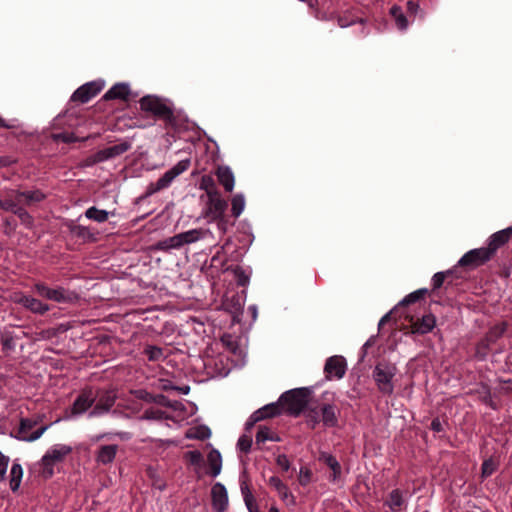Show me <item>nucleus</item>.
<instances>
[{
	"mask_svg": "<svg viewBox=\"0 0 512 512\" xmlns=\"http://www.w3.org/2000/svg\"><path fill=\"white\" fill-rule=\"evenodd\" d=\"M139 103L142 111L162 120L166 128L175 129L178 126L177 116L169 100L155 95H146L140 99Z\"/></svg>",
	"mask_w": 512,
	"mask_h": 512,
	"instance_id": "obj_1",
	"label": "nucleus"
},
{
	"mask_svg": "<svg viewBox=\"0 0 512 512\" xmlns=\"http://www.w3.org/2000/svg\"><path fill=\"white\" fill-rule=\"evenodd\" d=\"M309 390L307 388H296L284 392L279 403L283 410L289 415L298 416L308 403Z\"/></svg>",
	"mask_w": 512,
	"mask_h": 512,
	"instance_id": "obj_2",
	"label": "nucleus"
},
{
	"mask_svg": "<svg viewBox=\"0 0 512 512\" xmlns=\"http://www.w3.org/2000/svg\"><path fill=\"white\" fill-rule=\"evenodd\" d=\"M397 373L395 364L382 361L376 364L373 370V379L378 390L383 395H391L394 392L393 378Z\"/></svg>",
	"mask_w": 512,
	"mask_h": 512,
	"instance_id": "obj_3",
	"label": "nucleus"
},
{
	"mask_svg": "<svg viewBox=\"0 0 512 512\" xmlns=\"http://www.w3.org/2000/svg\"><path fill=\"white\" fill-rule=\"evenodd\" d=\"M190 166V159H184L179 161L176 165H174L171 169L166 171L156 182H151L146 189L145 197H150L151 195L168 188L173 180L185 172Z\"/></svg>",
	"mask_w": 512,
	"mask_h": 512,
	"instance_id": "obj_4",
	"label": "nucleus"
},
{
	"mask_svg": "<svg viewBox=\"0 0 512 512\" xmlns=\"http://www.w3.org/2000/svg\"><path fill=\"white\" fill-rule=\"evenodd\" d=\"M190 166V159H184L179 161L176 165H174L171 169L166 171L156 182H151L146 189L145 197H150L151 195L168 188L173 180L185 172Z\"/></svg>",
	"mask_w": 512,
	"mask_h": 512,
	"instance_id": "obj_5",
	"label": "nucleus"
},
{
	"mask_svg": "<svg viewBox=\"0 0 512 512\" xmlns=\"http://www.w3.org/2000/svg\"><path fill=\"white\" fill-rule=\"evenodd\" d=\"M207 198L206 206L203 210V216L208 219L209 222L216 221L224 217L228 204L226 200L221 197L220 193H210V196Z\"/></svg>",
	"mask_w": 512,
	"mask_h": 512,
	"instance_id": "obj_6",
	"label": "nucleus"
},
{
	"mask_svg": "<svg viewBox=\"0 0 512 512\" xmlns=\"http://www.w3.org/2000/svg\"><path fill=\"white\" fill-rule=\"evenodd\" d=\"M34 289L39 296L57 303H69L76 297L73 292H70L63 287L49 288L44 283H36L34 285Z\"/></svg>",
	"mask_w": 512,
	"mask_h": 512,
	"instance_id": "obj_7",
	"label": "nucleus"
},
{
	"mask_svg": "<svg viewBox=\"0 0 512 512\" xmlns=\"http://www.w3.org/2000/svg\"><path fill=\"white\" fill-rule=\"evenodd\" d=\"M491 258L492 255L487 248L481 247L465 253L458 261V265L467 269H475L488 262Z\"/></svg>",
	"mask_w": 512,
	"mask_h": 512,
	"instance_id": "obj_8",
	"label": "nucleus"
},
{
	"mask_svg": "<svg viewBox=\"0 0 512 512\" xmlns=\"http://www.w3.org/2000/svg\"><path fill=\"white\" fill-rule=\"evenodd\" d=\"M94 396L96 397V404L89 414L91 417L107 413L114 406L117 399L114 389L98 390Z\"/></svg>",
	"mask_w": 512,
	"mask_h": 512,
	"instance_id": "obj_9",
	"label": "nucleus"
},
{
	"mask_svg": "<svg viewBox=\"0 0 512 512\" xmlns=\"http://www.w3.org/2000/svg\"><path fill=\"white\" fill-rule=\"evenodd\" d=\"M37 424H38V420H36V419L22 418L20 420L18 434L15 437L19 440L26 441V442L36 441L44 434V432L49 427L48 425H45V426H42V427L38 428L37 430L33 431L32 433H29Z\"/></svg>",
	"mask_w": 512,
	"mask_h": 512,
	"instance_id": "obj_10",
	"label": "nucleus"
},
{
	"mask_svg": "<svg viewBox=\"0 0 512 512\" xmlns=\"http://www.w3.org/2000/svg\"><path fill=\"white\" fill-rule=\"evenodd\" d=\"M507 328L506 323L494 325L486 333L485 337L477 344L476 354L481 358H485L490 346L503 336Z\"/></svg>",
	"mask_w": 512,
	"mask_h": 512,
	"instance_id": "obj_11",
	"label": "nucleus"
},
{
	"mask_svg": "<svg viewBox=\"0 0 512 512\" xmlns=\"http://www.w3.org/2000/svg\"><path fill=\"white\" fill-rule=\"evenodd\" d=\"M104 87L103 82L92 81L80 86L71 97L72 101L87 103L95 97Z\"/></svg>",
	"mask_w": 512,
	"mask_h": 512,
	"instance_id": "obj_12",
	"label": "nucleus"
},
{
	"mask_svg": "<svg viewBox=\"0 0 512 512\" xmlns=\"http://www.w3.org/2000/svg\"><path fill=\"white\" fill-rule=\"evenodd\" d=\"M324 373L326 378L329 380L333 377L341 379L346 373L345 358L339 355L329 357L324 365Z\"/></svg>",
	"mask_w": 512,
	"mask_h": 512,
	"instance_id": "obj_13",
	"label": "nucleus"
},
{
	"mask_svg": "<svg viewBox=\"0 0 512 512\" xmlns=\"http://www.w3.org/2000/svg\"><path fill=\"white\" fill-rule=\"evenodd\" d=\"M283 408L281 404L278 402L270 403L262 408L256 410L249 418L247 422V427L253 426L255 423L262 421L266 418H271L277 415H280Z\"/></svg>",
	"mask_w": 512,
	"mask_h": 512,
	"instance_id": "obj_14",
	"label": "nucleus"
},
{
	"mask_svg": "<svg viewBox=\"0 0 512 512\" xmlns=\"http://www.w3.org/2000/svg\"><path fill=\"white\" fill-rule=\"evenodd\" d=\"M212 506L216 512H224L228 508V493L225 486L217 482L211 489Z\"/></svg>",
	"mask_w": 512,
	"mask_h": 512,
	"instance_id": "obj_15",
	"label": "nucleus"
},
{
	"mask_svg": "<svg viewBox=\"0 0 512 512\" xmlns=\"http://www.w3.org/2000/svg\"><path fill=\"white\" fill-rule=\"evenodd\" d=\"M15 302L35 314L43 315L50 310L48 304L43 303L39 299L24 294L16 296Z\"/></svg>",
	"mask_w": 512,
	"mask_h": 512,
	"instance_id": "obj_16",
	"label": "nucleus"
},
{
	"mask_svg": "<svg viewBox=\"0 0 512 512\" xmlns=\"http://www.w3.org/2000/svg\"><path fill=\"white\" fill-rule=\"evenodd\" d=\"M268 485L278 493L281 500L285 502L287 506H294L296 504L295 497L292 495V493L289 491V488L286 486V484L283 483V481L279 477H270L268 480Z\"/></svg>",
	"mask_w": 512,
	"mask_h": 512,
	"instance_id": "obj_17",
	"label": "nucleus"
},
{
	"mask_svg": "<svg viewBox=\"0 0 512 512\" xmlns=\"http://www.w3.org/2000/svg\"><path fill=\"white\" fill-rule=\"evenodd\" d=\"M511 236H512V226H510L506 229L500 230V231L492 234L489 237L488 246L486 248L490 252L492 257L494 256V254L500 247H502L509 241Z\"/></svg>",
	"mask_w": 512,
	"mask_h": 512,
	"instance_id": "obj_18",
	"label": "nucleus"
},
{
	"mask_svg": "<svg viewBox=\"0 0 512 512\" xmlns=\"http://www.w3.org/2000/svg\"><path fill=\"white\" fill-rule=\"evenodd\" d=\"M96 397L92 390H84L75 399L72 406V414L79 415L86 412L95 402Z\"/></svg>",
	"mask_w": 512,
	"mask_h": 512,
	"instance_id": "obj_19",
	"label": "nucleus"
},
{
	"mask_svg": "<svg viewBox=\"0 0 512 512\" xmlns=\"http://www.w3.org/2000/svg\"><path fill=\"white\" fill-rule=\"evenodd\" d=\"M118 449L119 446L116 444L101 445L96 452V462L101 465L111 464L116 458Z\"/></svg>",
	"mask_w": 512,
	"mask_h": 512,
	"instance_id": "obj_20",
	"label": "nucleus"
},
{
	"mask_svg": "<svg viewBox=\"0 0 512 512\" xmlns=\"http://www.w3.org/2000/svg\"><path fill=\"white\" fill-rule=\"evenodd\" d=\"M131 95L130 87L127 83H117L113 85L103 96L104 100H124L127 101Z\"/></svg>",
	"mask_w": 512,
	"mask_h": 512,
	"instance_id": "obj_21",
	"label": "nucleus"
},
{
	"mask_svg": "<svg viewBox=\"0 0 512 512\" xmlns=\"http://www.w3.org/2000/svg\"><path fill=\"white\" fill-rule=\"evenodd\" d=\"M216 176L219 183L226 192H232L235 185V177L232 170L228 166H219L216 170Z\"/></svg>",
	"mask_w": 512,
	"mask_h": 512,
	"instance_id": "obj_22",
	"label": "nucleus"
},
{
	"mask_svg": "<svg viewBox=\"0 0 512 512\" xmlns=\"http://www.w3.org/2000/svg\"><path fill=\"white\" fill-rule=\"evenodd\" d=\"M436 324V319L432 314L423 315L421 319L412 323V332L418 334H426L430 332Z\"/></svg>",
	"mask_w": 512,
	"mask_h": 512,
	"instance_id": "obj_23",
	"label": "nucleus"
},
{
	"mask_svg": "<svg viewBox=\"0 0 512 512\" xmlns=\"http://www.w3.org/2000/svg\"><path fill=\"white\" fill-rule=\"evenodd\" d=\"M180 234L183 246L186 244L195 243L199 240L205 239L208 236H212V232L209 229L204 228L191 229Z\"/></svg>",
	"mask_w": 512,
	"mask_h": 512,
	"instance_id": "obj_24",
	"label": "nucleus"
},
{
	"mask_svg": "<svg viewBox=\"0 0 512 512\" xmlns=\"http://www.w3.org/2000/svg\"><path fill=\"white\" fill-rule=\"evenodd\" d=\"M321 421L326 427H335L338 424L337 408L331 404H324L320 407Z\"/></svg>",
	"mask_w": 512,
	"mask_h": 512,
	"instance_id": "obj_25",
	"label": "nucleus"
},
{
	"mask_svg": "<svg viewBox=\"0 0 512 512\" xmlns=\"http://www.w3.org/2000/svg\"><path fill=\"white\" fill-rule=\"evenodd\" d=\"M319 461L327 465L331 470L332 474L330 479L336 481L341 475V465L338 460L331 454L322 452L319 455Z\"/></svg>",
	"mask_w": 512,
	"mask_h": 512,
	"instance_id": "obj_26",
	"label": "nucleus"
},
{
	"mask_svg": "<svg viewBox=\"0 0 512 512\" xmlns=\"http://www.w3.org/2000/svg\"><path fill=\"white\" fill-rule=\"evenodd\" d=\"M15 197L18 201H21V198L24 199L26 205H31L33 203H38L43 201L46 198V195L41 190H31V191H15Z\"/></svg>",
	"mask_w": 512,
	"mask_h": 512,
	"instance_id": "obj_27",
	"label": "nucleus"
},
{
	"mask_svg": "<svg viewBox=\"0 0 512 512\" xmlns=\"http://www.w3.org/2000/svg\"><path fill=\"white\" fill-rule=\"evenodd\" d=\"M71 451L72 448L68 445L55 444L45 453V456H48L51 461L57 463L62 461Z\"/></svg>",
	"mask_w": 512,
	"mask_h": 512,
	"instance_id": "obj_28",
	"label": "nucleus"
},
{
	"mask_svg": "<svg viewBox=\"0 0 512 512\" xmlns=\"http://www.w3.org/2000/svg\"><path fill=\"white\" fill-rule=\"evenodd\" d=\"M208 466L210 469V475L217 477L221 473L222 469V457L218 450L212 449L207 455Z\"/></svg>",
	"mask_w": 512,
	"mask_h": 512,
	"instance_id": "obj_29",
	"label": "nucleus"
},
{
	"mask_svg": "<svg viewBox=\"0 0 512 512\" xmlns=\"http://www.w3.org/2000/svg\"><path fill=\"white\" fill-rule=\"evenodd\" d=\"M23 477V469L20 463L14 461L9 474V485L12 492L18 491Z\"/></svg>",
	"mask_w": 512,
	"mask_h": 512,
	"instance_id": "obj_30",
	"label": "nucleus"
},
{
	"mask_svg": "<svg viewBox=\"0 0 512 512\" xmlns=\"http://www.w3.org/2000/svg\"><path fill=\"white\" fill-rule=\"evenodd\" d=\"M183 246L181 234H176L172 237L159 241L155 245V249L167 252L171 249H179Z\"/></svg>",
	"mask_w": 512,
	"mask_h": 512,
	"instance_id": "obj_31",
	"label": "nucleus"
},
{
	"mask_svg": "<svg viewBox=\"0 0 512 512\" xmlns=\"http://www.w3.org/2000/svg\"><path fill=\"white\" fill-rule=\"evenodd\" d=\"M385 504L392 512H398L400 508L405 504L403 492L399 489L392 490L389 493Z\"/></svg>",
	"mask_w": 512,
	"mask_h": 512,
	"instance_id": "obj_32",
	"label": "nucleus"
},
{
	"mask_svg": "<svg viewBox=\"0 0 512 512\" xmlns=\"http://www.w3.org/2000/svg\"><path fill=\"white\" fill-rule=\"evenodd\" d=\"M240 490L246 506L256 503V499L251 492L249 479L246 474H243L240 479Z\"/></svg>",
	"mask_w": 512,
	"mask_h": 512,
	"instance_id": "obj_33",
	"label": "nucleus"
},
{
	"mask_svg": "<svg viewBox=\"0 0 512 512\" xmlns=\"http://www.w3.org/2000/svg\"><path fill=\"white\" fill-rule=\"evenodd\" d=\"M110 212L102 209H98L95 206L88 208L85 211V217L89 220H93L98 223L106 222L109 218Z\"/></svg>",
	"mask_w": 512,
	"mask_h": 512,
	"instance_id": "obj_34",
	"label": "nucleus"
},
{
	"mask_svg": "<svg viewBox=\"0 0 512 512\" xmlns=\"http://www.w3.org/2000/svg\"><path fill=\"white\" fill-rule=\"evenodd\" d=\"M68 229L72 235H74L78 238H81L83 240L93 241L95 239L94 234L86 226L75 225V224L71 223L68 225Z\"/></svg>",
	"mask_w": 512,
	"mask_h": 512,
	"instance_id": "obj_35",
	"label": "nucleus"
},
{
	"mask_svg": "<svg viewBox=\"0 0 512 512\" xmlns=\"http://www.w3.org/2000/svg\"><path fill=\"white\" fill-rule=\"evenodd\" d=\"M113 159L112 152L110 147H106L94 153L93 155L87 158L88 165H94L97 163H101L107 160Z\"/></svg>",
	"mask_w": 512,
	"mask_h": 512,
	"instance_id": "obj_36",
	"label": "nucleus"
},
{
	"mask_svg": "<svg viewBox=\"0 0 512 512\" xmlns=\"http://www.w3.org/2000/svg\"><path fill=\"white\" fill-rule=\"evenodd\" d=\"M231 212L235 218H238L245 208V198L241 193L235 194L231 200Z\"/></svg>",
	"mask_w": 512,
	"mask_h": 512,
	"instance_id": "obj_37",
	"label": "nucleus"
},
{
	"mask_svg": "<svg viewBox=\"0 0 512 512\" xmlns=\"http://www.w3.org/2000/svg\"><path fill=\"white\" fill-rule=\"evenodd\" d=\"M390 13L394 17L395 23L400 30H405L408 27V20L399 6H392Z\"/></svg>",
	"mask_w": 512,
	"mask_h": 512,
	"instance_id": "obj_38",
	"label": "nucleus"
},
{
	"mask_svg": "<svg viewBox=\"0 0 512 512\" xmlns=\"http://www.w3.org/2000/svg\"><path fill=\"white\" fill-rule=\"evenodd\" d=\"M267 440L279 441L280 439L278 436L274 435L270 428L266 426H259L258 431L256 433V442L261 443Z\"/></svg>",
	"mask_w": 512,
	"mask_h": 512,
	"instance_id": "obj_39",
	"label": "nucleus"
},
{
	"mask_svg": "<svg viewBox=\"0 0 512 512\" xmlns=\"http://www.w3.org/2000/svg\"><path fill=\"white\" fill-rule=\"evenodd\" d=\"M211 436V430L207 426H198L195 428H192L187 433L188 438H194L199 440H205L208 439Z\"/></svg>",
	"mask_w": 512,
	"mask_h": 512,
	"instance_id": "obj_40",
	"label": "nucleus"
},
{
	"mask_svg": "<svg viewBox=\"0 0 512 512\" xmlns=\"http://www.w3.org/2000/svg\"><path fill=\"white\" fill-rule=\"evenodd\" d=\"M56 463L51 461L48 456H43L42 459H41V462H40V466H41V475L43 476V478L45 479H49L53 476L54 474V465Z\"/></svg>",
	"mask_w": 512,
	"mask_h": 512,
	"instance_id": "obj_41",
	"label": "nucleus"
},
{
	"mask_svg": "<svg viewBox=\"0 0 512 512\" xmlns=\"http://www.w3.org/2000/svg\"><path fill=\"white\" fill-rule=\"evenodd\" d=\"M427 293V289H418L407 296H405L402 301L398 304V306H406L412 303L417 302L422 299Z\"/></svg>",
	"mask_w": 512,
	"mask_h": 512,
	"instance_id": "obj_42",
	"label": "nucleus"
},
{
	"mask_svg": "<svg viewBox=\"0 0 512 512\" xmlns=\"http://www.w3.org/2000/svg\"><path fill=\"white\" fill-rule=\"evenodd\" d=\"M363 23L364 20L362 18H358L350 15V13H345L343 15H339L337 17V23L339 27L346 28L356 23Z\"/></svg>",
	"mask_w": 512,
	"mask_h": 512,
	"instance_id": "obj_43",
	"label": "nucleus"
},
{
	"mask_svg": "<svg viewBox=\"0 0 512 512\" xmlns=\"http://www.w3.org/2000/svg\"><path fill=\"white\" fill-rule=\"evenodd\" d=\"M144 354L149 361H158L163 358V349L158 346L148 345L144 349Z\"/></svg>",
	"mask_w": 512,
	"mask_h": 512,
	"instance_id": "obj_44",
	"label": "nucleus"
},
{
	"mask_svg": "<svg viewBox=\"0 0 512 512\" xmlns=\"http://www.w3.org/2000/svg\"><path fill=\"white\" fill-rule=\"evenodd\" d=\"M452 275V271L448 270L445 272H437L432 277V286L433 290L439 289L447 278H449Z\"/></svg>",
	"mask_w": 512,
	"mask_h": 512,
	"instance_id": "obj_45",
	"label": "nucleus"
},
{
	"mask_svg": "<svg viewBox=\"0 0 512 512\" xmlns=\"http://www.w3.org/2000/svg\"><path fill=\"white\" fill-rule=\"evenodd\" d=\"M233 273L239 286H246L249 283L250 277L242 267L236 266L233 269Z\"/></svg>",
	"mask_w": 512,
	"mask_h": 512,
	"instance_id": "obj_46",
	"label": "nucleus"
},
{
	"mask_svg": "<svg viewBox=\"0 0 512 512\" xmlns=\"http://www.w3.org/2000/svg\"><path fill=\"white\" fill-rule=\"evenodd\" d=\"M200 189L206 191L207 197L210 196V193L218 192L215 187L214 180L210 176H203L201 178Z\"/></svg>",
	"mask_w": 512,
	"mask_h": 512,
	"instance_id": "obj_47",
	"label": "nucleus"
},
{
	"mask_svg": "<svg viewBox=\"0 0 512 512\" xmlns=\"http://www.w3.org/2000/svg\"><path fill=\"white\" fill-rule=\"evenodd\" d=\"M131 148V143L129 141H123L119 144L110 146L113 158H116L125 152H127Z\"/></svg>",
	"mask_w": 512,
	"mask_h": 512,
	"instance_id": "obj_48",
	"label": "nucleus"
},
{
	"mask_svg": "<svg viewBox=\"0 0 512 512\" xmlns=\"http://www.w3.org/2000/svg\"><path fill=\"white\" fill-rule=\"evenodd\" d=\"M497 465L493 459H487L482 463V477L487 478L496 471Z\"/></svg>",
	"mask_w": 512,
	"mask_h": 512,
	"instance_id": "obj_49",
	"label": "nucleus"
},
{
	"mask_svg": "<svg viewBox=\"0 0 512 512\" xmlns=\"http://www.w3.org/2000/svg\"><path fill=\"white\" fill-rule=\"evenodd\" d=\"M185 458L191 465L199 466L203 461V456L200 451L192 450L185 453Z\"/></svg>",
	"mask_w": 512,
	"mask_h": 512,
	"instance_id": "obj_50",
	"label": "nucleus"
},
{
	"mask_svg": "<svg viewBox=\"0 0 512 512\" xmlns=\"http://www.w3.org/2000/svg\"><path fill=\"white\" fill-rule=\"evenodd\" d=\"M1 344L3 347V350H14L15 348V342L14 337L10 332H3L1 335Z\"/></svg>",
	"mask_w": 512,
	"mask_h": 512,
	"instance_id": "obj_51",
	"label": "nucleus"
},
{
	"mask_svg": "<svg viewBox=\"0 0 512 512\" xmlns=\"http://www.w3.org/2000/svg\"><path fill=\"white\" fill-rule=\"evenodd\" d=\"M9 463L10 458L0 451V482H3L6 479Z\"/></svg>",
	"mask_w": 512,
	"mask_h": 512,
	"instance_id": "obj_52",
	"label": "nucleus"
},
{
	"mask_svg": "<svg viewBox=\"0 0 512 512\" xmlns=\"http://www.w3.org/2000/svg\"><path fill=\"white\" fill-rule=\"evenodd\" d=\"M21 220L24 224H31L32 223V216L21 206L18 205V207L15 209V212L13 213Z\"/></svg>",
	"mask_w": 512,
	"mask_h": 512,
	"instance_id": "obj_53",
	"label": "nucleus"
},
{
	"mask_svg": "<svg viewBox=\"0 0 512 512\" xmlns=\"http://www.w3.org/2000/svg\"><path fill=\"white\" fill-rule=\"evenodd\" d=\"M252 446V439L247 436V435H242L239 439H238V442H237V447L239 448V450H241L242 452H249L250 451V448Z\"/></svg>",
	"mask_w": 512,
	"mask_h": 512,
	"instance_id": "obj_54",
	"label": "nucleus"
},
{
	"mask_svg": "<svg viewBox=\"0 0 512 512\" xmlns=\"http://www.w3.org/2000/svg\"><path fill=\"white\" fill-rule=\"evenodd\" d=\"M163 411L149 408L146 409L142 418L146 420H160L163 418Z\"/></svg>",
	"mask_w": 512,
	"mask_h": 512,
	"instance_id": "obj_55",
	"label": "nucleus"
},
{
	"mask_svg": "<svg viewBox=\"0 0 512 512\" xmlns=\"http://www.w3.org/2000/svg\"><path fill=\"white\" fill-rule=\"evenodd\" d=\"M312 477V472L307 467H301L299 473V483L302 486H306L310 483Z\"/></svg>",
	"mask_w": 512,
	"mask_h": 512,
	"instance_id": "obj_56",
	"label": "nucleus"
},
{
	"mask_svg": "<svg viewBox=\"0 0 512 512\" xmlns=\"http://www.w3.org/2000/svg\"><path fill=\"white\" fill-rule=\"evenodd\" d=\"M306 421L310 428L314 429L317 424L321 421L319 419L318 412L314 409H310L306 414Z\"/></svg>",
	"mask_w": 512,
	"mask_h": 512,
	"instance_id": "obj_57",
	"label": "nucleus"
},
{
	"mask_svg": "<svg viewBox=\"0 0 512 512\" xmlns=\"http://www.w3.org/2000/svg\"><path fill=\"white\" fill-rule=\"evenodd\" d=\"M134 395L137 399L142 400L147 403H152L154 399V395L144 389H139L134 392Z\"/></svg>",
	"mask_w": 512,
	"mask_h": 512,
	"instance_id": "obj_58",
	"label": "nucleus"
},
{
	"mask_svg": "<svg viewBox=\"0 0 512 512\" xmlns=\"http://www.w3.org/2000/svg\"><path fill=\"white\" fill-rule=\"evenodd\" d=\"M18 202L19 201L17 199H16V201L11 200V199H6V200L0 199V208L5 211L14 213L15 209L18 207Z\"/></svg>",
	"mask_w": 512,
	"mask_h": 512,
	"instance_id": "obj_59",
	"label": "nucleus"
},
{
	"mask_svg": "<svg viewBox=\"0 0 512 512\" xmlns=\"http://www.w3.org/2000/svg\"><path fill=\"white\" fill-rule=\"evenodd\" d=\"M276 463L285 472L290 468V461L285 454L278 455L276 458Z\"/></svg>",
	"mask_w": 512,
	"mask_h": 512,
	"instance_id": "obj_60",
	"label": "nucleus"
},
{
	"mask_svg": "<svg viewBox=\"0 0 512 512\" xmlns=\"http://www.w3.org/2000/svg\"><path fill=\"white\" fill-rule=\"evenodd\" d=\"M57 140H60L64 143H72L76 140L73 133H60L55 136Z\"/></svg>",
	"mask_w": 512,
	"mask_h": 512,
	"instance_id": "obj_61",
	"label": "nucleus"
},
{
	"mask_svg": "<svg viewBox=\"0 0 512 512\" xmlns=\"http://www.w3.org/2000/svg\"><path fill=\"white\" fill-rule=\"evenodd\" d=\"M16 162L17 160L11 156H0V168L9 167Z\"/></svg>",
	"mask_w": 512,
	"mask_h": 512,
	"instance_id": "obj_62",
	"label": "nucleus"
},
{
	"mask_svg": "<svg viewBox=\"0 0 512 512\" xmlns=\"http://www.w3.org/2000/svg\"><path fill=\"white\" fill-rule=\"evenodd\" d=\"M430 428L437 433H440L444 430L443 424L438 417L432 420Z\"/></svg>",
	"mask_w": 512,
	"mask_h": 512,
	"instance_id": "obj_63",
	"label": "nucleus"
},
{
	"mask_svg": "<svg viewBox=\"0 0 512 512\" xmlns=\"http://www.w3.org/2000/svg\"><path fill=\"white\" fill-rule=\"evenodd\" d=\"M154 399L152 403H156L159 405L170 407V404L168 403V399L163 394L154 395Z\"/></svg>",
	"mask_w": 512,
	"mask_h": 512,
	"instance_id": "obj_64",
	"label": "nucleus"
}]
</instances>
